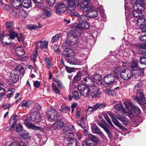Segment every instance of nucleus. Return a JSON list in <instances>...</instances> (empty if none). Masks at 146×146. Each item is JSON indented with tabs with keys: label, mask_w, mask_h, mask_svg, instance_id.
Here are the masks:
<instances>
[{
	"label": "nucleus",
	"mask_w": 146,
	"mask_h": 146,
	"mask_svg": "<svg viewBox=\"0 0 146 146\" xmlns=\"http://www.w3.org/2000/svg\"><path fill=\"white\" fill-rule=\"evenodd\" d=\"M75 27L77 29H87L88 28L89 25L87 22H84L78 23Z\"/></svg>",
	"instance_id": "18"
},
{
	"label": "nucleus",
	"mask_w": 146,
	"mask_h": 146,
	"mask_svg": "<svg viewBox=\"0 0 146 146\" xmlns=\"http://www.w3.org/2000/svg\"><path fill=\"white\" fill-rule=\"evenodd\" d=\"M93 110H94L93 107L89 106L86 110V113L89 115L93 112Z\"/></svg>",
	"instance_id": "55"
},
{
	"label": "nucleus",
	"mask_w": 146,
	"mask_h": 146,
	"mask_svg": "<svg viewBox=\"0 0 146 146\" xmlns=\"http://www.w3.org/2000/svg\"><path fill=\"white\" fill-rule=\"evenodd\" d=\"M15 70L18 72L20 75H23L24 74V68L21 65H19L16 66Z\"/></svg>",
	"instance_id": "30"
},
{
	"label": "nucleus",
	"mask_w": 146,
	"mask_h": 146,
	"mask_svg": "<svg viewBox=\"0 0 146 146\" xmlns=\"http://www.w3.org/2000/svg\"><path fill=\"white\" fill-rule=\"evenodd\" d=\"M79 97V96L77 92L74 91L72 93V97L74 99L76 100L78 99Z\"/></svg>",
	"instance_id": "53"
},
{
	"label": "nucleus",
	"mask_w": 146,
	"mask_h": 146,
	"mask_svg": "<svg viewBox=\"0 0 146 146\" xmlns=\"http://www.w3.org/2000/svg\"><path fill=\"white\" fill-rule=\"evenodd\" d=\"M15 52L20 56H22L25 53L24 49L21 46H19L16 48Z\"/></svg>",
	"instance_id": "27"
},
{
	"label": "nucleus",
	"mask_w": 146,
	"mask_h": 146,
	"mask_svg": "<svg viewBox=\"0 0 146 146\" xmlns=\"http://www.w3.org/2000/svg\"><path fill=\"white\" fill-rule=\"evenodd\" d=\"M105 119L108 122V123L112 127H114V125L112 123L108 115L106 114H105L104 115Z\"/></svg>",
	"instance_id": "52"
},
{
	"label": "nucleus",
	"mask_w": 146,
	"mask_h": 146,
	"mask_svg": "<svg viewBox=\"0 0 146 146\" xmlns=\"http://www.w3.org/2000/svg\"><path fill=\"white\" fill-rule=\"evenodd\" d=\"M67 61L69 63L72 64L81 65L82 64V62L80 61H79L78 59L76 60L73 58L68 59Z\"/></svg>",
	"instance_id": "25"
},
{
	"label": "nucleus",
	"mask_w": 146,
	"mask_h": 146,
	"mask_svg": "<svg viewBox=\"0 0 146 146\" xmlns=\"http://www.w3.org/2000/svg\"><path fill=\"white\" fill-rule=\"evenodd\" d=\"M58 115V112L54 108H52L48 110L46 113V115L50 121H52L56 119Z\"/></svg>",
	"instance_id": "7"
},
{
	"label": "nucleus",
	"mask_w": 146,
	"mask_h": 146,
	"mask_svg": "<svg viewBox=\"0 0 146 146\" xmlns=\"http://www.w3.org/2000/svg\"><path fill=\"white\" fill-rule=\"evenodd\" d=\"M92 81L91 82H94L93 86H95V83L99 85H101L102 84V77L99 74H96L93 76L91 78Z\"/></svg>",
	"instance_id": "14"
},
{
	"label": "nucleus",
	"mask_w": 146,
	"mask_h": 146,
	"mask_svg": "<svg viewBox=\"0 0 146 146\" xmlns=\"http://www.w3.org/2000/svg\"><path fill=\"white\" fill-rule=\"evenodd\" d=\"M65 136L64 139L65 138L72 137L73 136V134L72 132L70 130H67L66 132H64Z\"/></svg>",
	"instance_id": "45"
},
{
	"label": "nucleus",
	"mask_w": 146,
	"mask_h": 146,
	"mask_svg": "<svg viewBox=\"0 0 146 146\" xmlns=\"http://www.w3.org/2000/svg\"><path fill=\"white\" fill-rule=\"evenodd\" d=\"M19 15L22 17L25 18L27 15V12L23 10H21L19 12Z\"/></svg>",
	"instance_id": "51"
},
{
	"label": "nucleus",
	"mask_w": 146,
	"mask_h": 146,
	"mask_svg": "<svg viewBox=\"0 0 146 146\" xmlns=\"http://www.w3.org/2000/svg\"><path fill=\"white\" fill-rule=\"evenodd\" d=\"M84 0H83L82 2L79 3V0H66L68 2L67 5L68 6V9L70 11H74L76 7V4H77V5H78V4L82 3L84 1Z\"/></svg>",
	"instance_id": "10"
},
{
	"label": "nucleus",
	"mask_w": 146,
	"mask_h": 146,
	"mask_svg": "<svg viewBox=\"0 0 146 146\" xmlns=\"http://www.w3.org/2000/svg\"><path fill=\"white\" fill-rule=\"evenodd\" d=\"M115 78L112 74H108L104 76L103 79V82H105L104 86L105 87H107L108 88H111L110 86L113 84L115 82Z\"/></svg>",
	"instance_id": "4"
},
{
	"label": "nucleus",
	"mask_w": 146,
	"mask_h": 146,
	"mask_svg": "<svg viewBox=\"0 0 146 146\" xmlns=\"http://www.w3.org/2000/svg\"><path fill=\"white\" fill-rule=\"evenodd\" d=\"M68 49L67 48H66L65 50L62 52V55L64 56V58L66 60L67 58H68L67 56V54L66 51H68Z\"/></svg>",
	"instance_id": "61"
},
{
	"label": "nucleus",
	"mask_w": 146,
	"mask_h": 146,
	"mask_svg": "<svg viewBox=\"0 0 146 146\" xmlns=\"http://www.w3.org/2000/svg\"><path fill=\"white\" fill-rule=\"evenodd\" d=\"M139 39L142 41L146 40V34L141 35L139 38Z\"/></svg>",
	"instance_id": "64"
},
{
	"label": "nucleus",
	"mask_w": 146,
	"mask_h": 146,
	"mask_svg": "<svg viewBox=\"0 0 146 146\" xmlns=\"http://www.w3.org/2000/svg\"><path fill=\"white\" fill-rule=\"evenodd\" d=\"M9 36L10 38L12 39H14L16 37H18V34L17 33L14 31L13 30L9 31Z\"/></svg>",
	"instance_id": "35"
},
{
	"label": "nucleus",
	"mask_w": 146,
	"mask_h": 146,
	"mask_svg": "<svg viewBox=\"0 0 146 146\" xmlns=\"http://www.w3.org/2000/svg\"><path fill=\"white\" fill-rule=\"evenodd\" d=\"M32 104V102L31 101H25L23 102L21 107L22 108H29Z\"/></svg>",
	"instance_id": "34"
},
{
	"label": "nucleus",
	"mask_w": 146,
	"mask_h": 146,
	"mask_svg": "<svg viewBox=\"0 0 146 146\" xmlns=\"http://www.w3.org/2000/svg\"><path fill=\"white\" fill-rule=\"evenodd\" d=\"M112 121L114 124L118 127L120 129L122 130L123 131H126L127 129L125 127L122 125L121 123H120L114 117H112Z\"/></svg>",
	"instance_id": "17"
},
{
	"label": "nucleus",
	"mask_w": 146,
	"mask_h": 146,
	"mask_svg": "<svg viewBox=\"0 0 146 146\" xmlns=\"http://www.w3.org/2000/svg\"><path fill=\"white\" fill-rule=\"evenodd\" d=\"M88 137L91 139L90 141H92L97 142L99 141V139L95 136L91 134H89L88 135Z\"/></svg>",
	"instance_id": "42"
},
{
	"label": "nucleus",
	"mask_w": 146,
	"mask_h": 146,
	"mask_svg": "<svg viewBox=\"0 0 146 146\" xmlns=\"http://www.w3.org/2000/svg\"><path fill=\"white\" fill-rule=\"evenodd\" d=\"M115 116L118 119L123 122L124 124L127 123L128 122V119L125 117L123 116L122 115L118 113H116Z\"/></svg>",
	"instance_id": "20"
},
{
	"label": "nucleus",
	"mask_w": 146,
	"mask_h": 146,
	"mask_svg": "<svg viewBox=\"0 0 146 146\" xmlns=\"http://www.w3.org/2000/svg\"><path fill=\"white\" fill-rule=\"evenodd\" d=\"M30 118L31 121L37 123L40 121L41 116L40 113L34 111L31 113Z\"/></svg>",
	"instance_id": "11"
},
{
	"label": "nucleus",
	"mask_w": 146,
	"mask_h": 146,
	"mask_svg": "<svg viewBox=\"0 0 146 146\" xmlns=\"http://www.w3.org/2000/svg\"><path fill=\"white\" fill-rule=\"evenodd\" d=\"M139 61L141 64L146 65V57L143 56H141L140 58Z\"/></svg>",
	"instance_id": "48"
},
{
	"label": "nucleus",
	"mask_w": 146,
	"mask_h": 146,
	"mask_svg": "<svg viewBox=\"0 0 146 146\" xmlns=\"http://www.w3.org/2000/svg\"><path fill=\"white\" fill-rule=\"evenodd\" d=\"M67 49L68 50V51H66L67 53V56H68V58H69L70 56H72L73 54V52L72 50L70 49V48H67Z\"/></svg>",
	"instance_id": "56"
},
{
	"label": "nucleus",
	"mask_w": 146,
	"mask_h": 146,
	"mask_svg": "<svg viewBox=\"0 0 146 146\" xmlns=\"http://www.w3.org/2000/svg\"><path fill=\"white\" fill-rule=\"evenodd\" d=\"M71 37L73 38L71 40L67 42L66 43L69 46L74 45L76 43V38L78 36V32L75 30L73 29L70 32Z\"/></svg>",
	"instance_id": "8"
},
{
	"label": "nucleus",
	"mask_w": 146,
	"mask_h": 146,
	"mask_svg": "<svg viewBox=\"0 0 146 146\" xmlns=\"http://www.w3.org/2000/svg\"><path fill=\"white\" fill-rule=\"evenodd\" d=\"M77 88L81 95L86 97L90 94V90L88 87L83 84H79Z\"/></svg>",
	"instance_id": "5"
},
{
	"label": "nucleus",
	"mask_w": 146,
	"mask_h": 146,
	"mask_svg": "<svg viewBox=\"0 0 146 146\" xmlns=\"http://www.w3.org/2000/svg\"><path fill=\"white\" fill-rule=\"evenodd\" d=\"M65 67H66V71L69 73H71L74 71V69L73 68H70L67 66H65Z\"/></svg>",
	"instance_id": "62"
},
{
	"label": "nucleus",
	"mask_w": 146,
	"mask_h": 146,
	"mask_svg": "<svg viewBox=\"0 0 146 146\" xmlns=\"http://www.w3.org/2000/svg\"><path fill=\"white\" fill-rule=\"evenodd\" d=\"M131 68L133 71H138L140 70L141 72L143 73V68H140L138 66V60H133L131 64Z\"/></svg>",
	"instance_id": "15"
},
{
	"label": "nucleus",
	"mask_w": 146,
	"mask_h": 146,
	"mask_svg": "<svg viewBox=\"0 0 146 146\" xmlns=\"http://www.w3.org/2000/svg\"><path fill=\"white\" fill-rule=\"evenodd\" d=\"M27 126L28 128H31L35 130H39L40 129V128L39 127L35 125L32 123L27 124Z\"/></svg>",
	"instance_id": "41"
},
{
	"label": "nucleus",
	"mask_w": 146,
	"mask_h": 146,
	"mask_svg": "<svg viewBox=\"0 0 146 146\" xmlns=\"http://www.w3.org/2000/svg\"><path fill=\"white\" fill-rule=\"evenodd\" d=\"M54 81L56 82L57 84V86L60 89H63L64 88V87L62 84L61 82L59 81L57 79H55Z\"/></svg>",
	"instance_id": "50"
},
{
	"label": "nucleus",
	"mask_w": 146,
	"mask_h": 146,
	"mask_svg": "<svg viewBox=\"0 0 146 146\" xmlns=\"http://www.w3.org/2000/svg\"><path fill=\"white\" fill-rule=\"evenodd\" d=\"M17 115H13L11 117L10 121L11 122L14 121L13 123L14 125L16 123V120L17 119Z\"/></svg>",
	"instance_id": "57"
},
{
	"label": "nucleus",
	"mask_w": 146,
	"mask_h": 146,
	"mask_svg": "<svg viewBox=\"0 0 146 146\" xmlns=\"http://www.w3.org/2000/svg\"><path fill=\"white\" fill-rule=\"evenodd\" d=\"M38 49L35 48V50L34 52L33 53L31 56V60L34 62L35 61V59L37 56Z\"/></svg>",
	"instance_id": "44"
},
{
	"label": "nucleus",
	"mask_w": 146,
	"mask_h": 146,
	"mask_svg": "<svg viewBox=\"0 0 146 146\" xmlns=\"http://www.w3.org/2000/svg\"><path fill=\"white\" fill-rule=\"evenodd\" d=\"M92 131L93 133L102 135L103 133L96 126L94 125L92 127Z\"/></svg>",
	"instance_id": "28"
},
{
	"label": "nucleus",
	"mask_w": 146,
	"mask_h": 146,
	"mask_svg": "<svg viewBox=\"0 0 146 146\" xmlns=\"http://www.w3.org/2000/svg\"><path fill=\"white\" fill-rule=\"evenodd\" d=\"M82 146H96V145L89 138H87L82 142Z\"/></svg>",
	"instance_id": "24"
},
{
	"label": "nucleus",
	"mask_w": 146,
	"mask_h": 146,
	"mask_svg": "<svg viewBox=\"0 0 146 146\" xmlns=\"http://www.w3.org/2000/svg\"><path fill=\"white\" fill-rule=\"evenodd\" d=\"M105 105L106 104L105 103L97 104L93 106L94 110H96L99 108H101L104 107Z\"/></svg>",
	"instance_id": "40"
},
{
	"label": "nucleus",
	"mask_w": 146,
	"mask_h": 146,
	"mask_svg": "<svg viewBox=\"0 0 146 146\" xmlns=\"http://www.w3.org/2000/svg\"><path fill=\"white\" fill-rule=\"evenodd\" d=\"M70 110V108L64 105H62L61 106L60 110L63 113H66L67 111H69Z\"/></svg>",
	"instance_id": "43"
},
{
	"label": "nucleus",
	"mask_w": 146,
	"mask_h": 146,
	"mask_svg": "<svg viewBox=\"0 0 146 146\" xmlns=\"http://www.w3.org/2000/svg\"><path fill=\"white\" fill-rule=\"evenodd\" d=\"M23 130V127L21 125L17 124L16 126V130L17 132L22 131Z\"/></svg>",
	"instance_id": "49"
},
{
	"label": "nucleus",
	"mask_w": 146,
	"mask_h": 146,
	"mask_svg": "<svg viewBox=\"0 0 146 146\" xmlns=\"http://www.w3.org/2000/svg\"><path fill=\"white\" fill-rule=\"evenodd\" d=\"M121 70V68L119 66L116 67L114 70V74L117 78H118L119 72Z\"/></svg>",
	"instance_id": "36"
},
{
	"label": "nucleus",
	"mask_w": 146,
	"mask_h": 146,
	"mask_svg": "<svg viewBox=\"0 0 146 146\" xmlns=\"http://www.w3.org/2000/svg\"><path fill=\"white\" fill-rule=\"evenodd\" d=\"M146 23V20L145 18L141 17L137 19V25L140 27L141 26Z\"/></svg>",
	"instance_id": "21"
},
{
	"label": "nucleus",
	"mask_w": 146,
	"mask_h": 146,
	"mask_svg": "<svg viewBox=\"0 0 146 146\" xmlns=\"http://www.w3.org/2000/svg\"><path fill=\"white\" fill-rule=\"evenodd\" d=\"M12 6L14 8L20 9L22 7L21 2L19 0H13L12 3Z\"/></svg>",
	"instance_id": "19"
},
{
	"label": "nucleus",
	"mask_w": 146,
	"mask_h": 146,
	"mask_svg": "<svg viewBox=\"0 0 146 146\" xmlns=\"http://www.w3.org/2000/svg\"><path fill=\"white\" fill-rule=\"evenodd\" d=\"M63 125V122L61 120H59L54 123L52 125V127L55 130L61 128Z\"/></svg>",
	"instance_id": "16"
},
{
	"label": "nucleus",
	"mask_w": 146,
	"mask_h": 146,
	"mask_svg": "<svg viewBox=\"0 0 146 146\" xmlns=\"http://www.w3.org/2000/svg\"><path fill=\"white\" fill-rule=\"evenodd\" d=\"M6 90L4 88L0 87V94L1 96H4L6 94Z\"/></svg>",
	"instance_id": "59"
},
{
	"label": "nucleus",
	"mask_w": 146,
	"mask_h": 146,
	"mask_svg": "<svg viewBox=\"0 0 146 146\" xmlns=\"http://www.w3.org/2000/svg\"><path fill=\"white\" fill-rule=\"evenodd\" d=\"M6 26L9 31L14 30V28L13 26V23L12 22L9 21L7 22L6 23Z\"/></svg>",
	"instance_id": "33"
},
{
	"label": "nucleus",
	"mask_w": 146,
	"mask_h": 146,
	"mask_svg": "<svg viewBox=\"0 0 146 146\" xmlns=\"http://www.w3.org/2000/svg\"><path fill=\"white\" fill-rule=\"evenodd\" d=\"M114 108L116 110L121 111L122 114L126 113L125 109L123 108L121 104H116L114 106Z\"/></svg>",
	"instance_id": "22"
},
{
	"label": "nucleus",
	"mask_w": 146,
	"mask_h": 146,
	"mask_svg": "<svg viewBox=\"0 0 146 146\" xmlns=\"http://www.w3.org/2000/svg\"><path fill=\"white\" fill-rule=\"evenodd\" d=\"M124 103L125 107L128 110L129 109L130 107L131 109L133 105L132 104V102L129 100H127V101L124 102Z\"/></svg>",
	"instance_id": "38"
},
{
	"label": "nucleus",
	"mask_w": 146,
	"mask_h": 146,
	"mask_svg": "<svg viewBox=\"0 0 146 146\" xmlns=\"http://www.w3.org/2000/svg\"><path fill=\"white\" fill-rule=\"evenodd\" d=\"M137 1L138 2V3H139V4H140L143 6V5H146V0H136L135 1V3Z\"/></svg>",
	"instance_id": "63"
},
{
	"label": "nucleus",
	"mask_w": 146,
	"mask_h": 146,
	"mask_svg": "<svg viewBox=\"0 0 146 146\" xmlns=\"http://www.w3.org/2000/svg\"><path fill=\"white\" fill-rule=\"evenodd\" d=\"M19 76L18 75L14 73H11L10 74V78L13 83H16L19 80Z\"/></svg>",
	"instance_id": "31"
},
{
	"label": "nucleus",
	"mask_w": 146,
	"mask_h": 146,
	"mask_svg": "<svg viewBox=\"0 0 146 146\" xmlns=\"http://www.w3.org/2000/svg\"><path fill=\"white\" fill-rule=\"evenodd\" d=\"M106 89H103V91L105 94H107L109 96H112L114 94L115 92L112 90H109L110 88H107V87H105Z\"/></svg>",
	"instance_id": "32"
},
{
	"label": "nucleus",
	"mask_w": 146,
	"mask_h": 146,
	"mask_svg": "<svg viewBox=\"0 0 146 146\" xmlns=\"http://www.w3.org/2000/svg\"><path fill=\"white\" fill-rule=\"evenodd\" d=\"M138 50L140 51V49H146V43L145 44H141L138 46Z\"/></svg>",
	"instance_id": "60"
},
{
	"label": "nucleus",
	"mask_w": 146,
	"mask_h": 146,
	"mask_svg": "<svg viewBox=\"0 0 146 146\" xmlns=\"http://www.w3.org/2000/svg\"><path fill=\"white\" fill-rule=\"evenodd\" d=\"M39 44L40 48L41 49L43 48H46L48 47V42L43 39L40 40L39 42H35V48L38 49V44Z\"/></svg>",
	"instance_id": "12"
},
{
	"label": "nucleus",
	"mask_w": 146,
	"mask_h": 146,
	"mask_svg": "<svg viewBox=\"0 0 146 146\" xmlns=\"http://www.w3.org/2000/svg\"><path fill=\"white\" fill-rule=\"evenodd\" d=\"M32 2L31 0H22V6L26 8H28L31 6Z\"/></svg>",
	"instance_id": "23"
},
{
	"label": "nucleus",
	"mask_w": 146,
	"mask_h": 146,
	"mask_svg": "<svg viewBox=\"0 0 146 146\" xmlns=\"http://www.w3.org/2000/svg\"><path fill=\"white\" fill-rule=\"evenodd\" d=\"M142 84L141 82H139L135 86L134 92L136 94V95L135 96H133V99L138 104L144 105L146 104V99L143 93L140 92Z\"/></svg>",
	"instance_id": "2"
},
{
	"label": "nucleus",
	"mask_w": 146,
	"mask_h": 146,
	"mask_svg": "<svg viewBox=\"0 0 146 146\" xmlns=\"http://www.w3.org/2000/svg\"><path fill=\"white\" fill-rule=\"evenodd\" d=\"M61 36L62 35L61 33L55 35L52 38L51 42L52 43H54L58 40L60 38Z\"/></svg>",
	"instance_id": "37"
},
{
	"label": "nucleus",
	"mask_w": 146,
	"mask_h": 146,
	"mask_svg": "<svg viewBox=\"0 0 146 146\" xmlns=\"http://www.w3.org/2000/svg\"><path fill=\"white\" fill-rule=\"evenodd\" d=\"M137 1L133 5V8L134 11L132 13L133 17L137 19L138 17H141L144 7L140 4H139Z\"/></svg>",
	"instance_id": "3"
},
{
	"label": "nucleus",
	"mask_w": 146,
	"mask_h": 146,
	"mask_svg": "<svg viewBox=\"0 0 146 146\" xmlns=\"http://www.w3.org/2000/svg\"><path fill=\"white\" fill-rule=\"evenodd\" d=\"M100 94V92L98 90L96 91H92L91 93L92 98L97 97Z\"/></svg>",
	"instance_id": "47"
},
{
	"label": "nucleus",
	"mask_w": 146,
	"mask_h": 146,
	"mask_svg": "<svg viewBox=\"0 0 146 146\" xmlns=\"http://www.w3.org/2000/svg\"><path fill=\"white\" fill-rule=\"evenodd\" d=\"M120 76L124 80H128L133 76L132 71L128 69L122 70L120 72Z\"/></svg>",
	"instance_id": "6"
},
{
	"label": "nucleus",
	"mask_w": 146,
	"mask_h": 146,
	"mask_svg": "<svg viewBox=\"0 0 146 146\" xmlns=\"http://www.w3.org/2000/svg\"><path fill=\"white\" fill-rule=\"evenodd\" d=\"M92 81V79L90 77H87L84 78L82 80V82L86 84L89 85H90L91 86H92L93 85L94 82H91Z\"/></svg>",
	"instance_id": "26"
},
{
	"label": "nucleus",
	"mask_w": 146,
	"mask_h": 146,
	"mask_svg": "<svg viewBox=\"0 0 146 146\" xmlns=\"http://www.w3.org/2000/svg\"><path fill=\"white\" fill-rule=\"evenodd\" d=\"M45 1L47 4L51 6L54 4L55 0H45Z\"/></svg>",
	"instance_id": "54"
},
{
	"label": "nucleus",
	"mask_w": 146,
	"mask_h": 146,
	"mask_svg": "<svg viewBox=\"0 0 146 146\" xmlns=\"http://www.w3.org/2000/svg\"><path fill=\"white\" fill-rule=\"evenodd\" d=\"M51 15L50 12L47 10H44V13L40 15L42 19H45L49 17Z\"/></svg>",
	"instance_id": "39"
},
{
	"label": "nucleus",
	"mask_w": 146,
	"mask_h": 146,
	"mask_svg": "<svg viewBox=\"0 0 146 146\" xmlns=\"http://www.w3.org/2000/svg\"><path fill=\"white\" fill-rule=\"evenodd\" d=\"M77 8L82 9L84 13H86L88 16L91 18H95L98 15L97 11L92 9L93 7L88 0H84L82 3L78 4Z\"/></svg>",
	"instance_id": "1"
},
{
	"label": "nucleus",
	"mask_w": 146,
	"mask_h": 146,
	"mask_svg": "<svg viewBox=\"0 0 146 146\" xmlns=\"http://www.w3.org/2000/svg\"><path fill=\"white\" fill-rule=\"evenodd\" d=\"M78 19L79 23L87 22L88 21V16L86 15H80Z\"/></svg>",
	"instance_id": "29"
},
{
	"label": "nucleus",
	"mask_w": 146,
	"mask_h": 146,
	"mask_svg": "<svg viewBox=\"0 0 146 146\" xmlns=\"http://www.w3.org/2000/svg\"><path fill=\"white\" fill-rule=\"evenodd\" d=\"M131 109L137 114H139L141 112V111L139 108L134 105H133Z\"/></svg>",
	"instance_id": "46"
},
{
	"label": "nucleus",
	"mask_w": 146,
	"mask_h": 146,
	"mask_svg": "<svg viewBox=\"0 0 146 146\" xmlns=\"http://www.w3.org/2000/svg\"><path fill=\"white\" fill-rule=\"evenodd\" d=\"M55 11L57 14H61L65 12L67 10L66 5L63 3H60L55 6Z\"/></svg>",
	"instance_id": "9"
},
{
	"label": "nucleus",
	"mask_w": 146,
	"mask_h": 146,
	"mask_svg": "<svg viewBox=\"0 0 146 146\" xmlns=\"http://www.w3.org/2000/svg\"><path fill=\"white\" fill-rule=\"evenodd\" d=\"M64 141L68 146H77V145L78 141L76 139L72 137L65 138Z\"/></svg>",
	"instance_id": "13"
},
{
	"label": "nucleus",
	"mask_w": 146,
	"mask_h": 146,
	"mask_svg": "<svg viewBox=\"0 0 146 146\" xmlns=\"http://www.w3.org/2000/svg\"><path fill=\"white\" fill-rule=\"evenodd\" d=\"M12 106V105L11 104L7 103L6 104H4L2 105L1 107V108H3L5 109H7L11 108Z\"/></svg>",
	"instance_id": "58"
}]
</instances>
